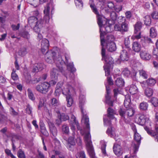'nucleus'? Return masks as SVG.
Here are the masks:
<instances>
[{"label":"nucleus","instance_id":"1","mask_svg":"<svg viewBox=\"0 0 158 158\" xmlns=\"http://www.w3.org/2000/svg\"><path fill=\"white\" fill-rule=\"evenodd\" d=\"M100 35L101 45L102 46L101 54L102 56H103L105 53V48L107 49L108 51L110 52L115 51L116 49V46L114 42V38L113 35H108L105 40L103 38V33L102 32V28H100Z\"/></svg>","mask_w":158,"mask_h":158},{"label":"nucleus","instance_id":"2","mask_svg":"<svg viewBox=\"0 0 158 158\" xmlns=\"http://www.w3.org/2000/svg\"><path fill=\"white\" fill-rule=\"evenodd\" d=\"M56 52L52 51H48L46 52L45 56V60L46 61L49 63H52L54 61L56 64L58 69L64 76L66 77V72L64 70L62 65L65 64L64 61L62 59L61 56L59 55L58 57L56 59L55 55Z\"/></svg>","mask_w":158,"mask_h":158},{"label":"nucleus","instance_id":"3","mask_svg":"<svg viewBox=\"0 0 158 158\" xmlns=\"http://www.w3.org/2000/svg\"><path fill=\"white\" fill-rule=\"evenodd\" d=\"M91 2H92V0H90L89 2L90 6L93 12L97 15L98 19V23L100 27V29L101 27L102 28V32L103 33V38H104V35L106 34V33L104 31L103 29L104 30H106L107 32H110L111 31L110 27V26L105 27V24H106L107 21L103 16L99 14L94 4L91 3ZM100 32L101 34L100 31Z\"/></svg>","mask_w":158,"mask_h":158},{"label":"nucleus","instance_id":"4","mask_svg":"<svg viewBox=\"0 0 158 158\" xmlns=\"http://www.w3.org/2000/svg\"><path fill=\"white\" fill-rule=\"evenodd\" d=\"M118 23H116L114 26V30L121 32L122 34L128 31L129 26L127 22L126 21L125 17L121 16L118 18L117 19Z\"/></svg>","mask_w":158,"mask_h":158},{"label":"nucleus","instance_id":"5","mask_svg":"<svg viewBox=\"0 0 158 158\" xmlns=\"http://www.w3.org/2000/svg\"><path fill=\"white\" fill-rule=\"evenodd\" d=\"M28 23L31 27H33L34 31L39 33L43 27L44 20L40 19L39 20L34 16L30 17L28 20Z\"/></svg>","mask_w":158,"mask_h":158},{"label":"nucleus","instance_id":"6","mask_svg":"<svg viewBox=\"0 0 158 158\" xmlns=\"http://www.w3.org/2000/svg\"><path fill=\"white\" fill-rule=\"evenodd\" d=\"M79 107L81 108V112L82 115V121H83L86 125V127L89 130L90 127L89 122V118L85 114V111H84L83 106L85 101V97L83 95H81L79 97Z\"/></svg>","mask_w":158,"mask_h":158},{"label":"nucleus","instance_id":"7","mask_svg":"<svg viewBox=\"0 0 158 158\" xmlns=\"http://www.w3.org/2000/svg\"><path fill=\"white\" fill-rule=\"evenodd\" d=\"M116 111L111 108H109L107 110V115L103 116V122L104 125L111 126V120H114L115 121L117 120L114 115L116 114Z\"/></svg>","mask_w":158,"mask_h":158},{"label":"nucleus","instance_id":"8","mask_svg":"<svg viewBox=\"0 0 158 158\" xmlns=\"http://www.w3.org/2000/svg\"><path fill=\"white\" fill-rule=\"evenodd\" d=\"M84 139L87 149L90 157L91 158H95V154L91 140V136L89 132L85 134Z\"/></svg>","mask_w":158,"mask_h":158},{"label":"nucleus","instance_id":"9","mask_svg":"<svg viewBox=\"0 0 158 158\" xmlns=\"http://www.w3.org/2000/svg\"><path fill=\"white\" fill-rule=\"evenodd\" d=\"M102 56V60H104L105 64L103 66L105 71V75L108 76L110 74L109 69L110 66L113 63V60L112 58L109 55H105V53L104 56Z\"/></svg>","mask_w":158,"mask_h":158},{"label":"nucleus","instance_id":"10","mask_svg":"<svg viewBox=\"0 0 158 158\" xmlns=\"http://www.w3.org/2000/svg\"><path fill=\"white\" fill-rule=\"evenodd\" d=\"M119 114L122 118L126 119L129 117L132 116L135 113L134 109L130 107L125 109L121 108L119 110Z\"/></svg>","mask_w":158,"mask_h":158},{"label":"nucleus","instance_id":"11","mask_svg":"<svg viewBox=\"0 0 158 158\" xmlns=\"http://www.w3.org/2000/svg\"><path fill=\"white\" fill-rule=\"evenodd\" d=\"M134 138L135 141L132 142L131 148L133 150L134 153L135 154L138 151L141 137L139 134L137 132L134 134Z\"/></svg>","mask_w":158,"mask_h":158},{"label":"nucleus","instance_id":"12","mask_svg":"<svg viewBox=\"0 0 158 158\" xmlns=\"http://www.w3.org/2000/svg\"><path fill=\"white\" fill-rule=\"evenodd\" d=\"M50 87L49 83L44 82L43 83L37 85L35 89L38 92L43 94H45L47 92Z\"/></svg>","mask_w":158,"mask_h":158},{"label":"nucleus","instance_id":"13","mask_svg":"<svg viewBox=\"0 0 158 158\" xmlns=\"http://www.w3.org/2000/svg\"><path fill=\"white\" fill-rule=\"evenodd\" d=\"M59 71V70L55 68H53L51 71L50 73L51 80L50 81V83H49L50 86L54 85L56 84Z\"/></svg>","mask_w":158,"mask_h":158},{"label":"nucleus","instance_id":"14","mask_svg":"<svg viewBox=\"0 0 158 158\" xmlns=\"http://www.w3.org/2000/svg\"><path fill=\"white\" fill-rule=\"evenodd\" d=\"M129 57V55L127 51L126 50H123L120 53V59H118L116 61L118 64H120L121 61H127L128 60Z\"/></svg>","mask_w":158,"mask_h":158},{"label":"nucleus","instance_id":"15","mask_svg":"<svg viewBox=\"0 0 158 158\" xmlns=\"http://www.w3.org/2000/svg\"><path fill=\"white\" fill-rule=\"evenodd\" d=\"M145 130L147 133L152 137H154L156 141L158 142V123H156L155 126V133L154 131L150 130L147 127H144Z\"/></svg>","mask_w":158,"mask_h":158},{"label":"nucleus","instance_id":"16","mask_svg":"<svg viewBox=\"0 0 158 158\" xmlns=\"http://www.w3.org/2000/svg\"><path fill=\"white\" fill-rule=\"evenodd\" d=\"M149 118L143 114H139V117L137 121V123L138 124L141 125H147V123H149Z\"/></svg>","mask_w":158,"mask_h":158},{"label":"nucleus","instance_id":"17","mask_svg":"<svg viewBox=\"0 0 158 158\" xmlns=\"http://www.w3.org/2000/svg\"><path fill=\"white\" fill-rule=\"evenodd\" d=\"M73 91V87L69 84L64 85L62 89L63 94L66 96L71 95Z\"/></svg>","mask_w":158,"mask_h":158},{"label":"nucleus","instance_id":"18","mask_svg":"<svg viewBox=\"0 0 158 158\" xmlns=\"http://www.w3.org/2000/svg\"><path fill=\"white\" fill-rule=\"evenodd\" d=\"M113 151L114 154L117 156H121L123 153V149L120 145L115 143L113 147Z\"/></svg>","mask_w":158,"mask_h":158},{"label":"nucleus","instance_id":"19","mask_svg":"<svg viewBox=\"0 0 158 158\" xmlns=\"http://www.w3.org/2000/svg\"><path fill=\"white\" fill-rule=\"evenodd\" d=\"M49 44V41L46 39L44 38L42 40L41 44V50L43 53H44L46 51H48Z\"/></svg>","mask_w":158,"mask_h":158},{"label":"nucleus","instance_id":"20","mask_svg":"<svg viewBox=\"0 0 158 158\" xmlns=\"http://www.w3.org/2000/svg\"><path fill=\"white\" fill-rule=\"evenodd\" d=\"M50 5L49 4H48L45 7L44 10V19L46 23H48L49 21Z\"/></svg>","mask_w":158,"mask_h":158},{"label":"nucleus","instance_id":"21","mask_svg":"<svg viewBox=\"0 0 158 158\" xmlns=\"http://www.w3.org/2000/svg\"><path fill=\"white\" fill-rule=\"evenodd\" d=\"M106 133L109 136L114 138L116 141H119V139H117V136L114 128L112 127H111L110 128H109L106 131Z\"/></svg>","mask_w":158,"mask_h":158},{"label":"nucleus","instance_id":"22","mask_svg":"<svg viewBox=\"0 0 158 158\" xmlns=\"http://www.w3.org/2000/svg\"><path fill=\"white\" fill-rule=\"evenodd\" d=\"M48 124L51 134L53 136H56L57 135V130L54 124L50 121L48 122Z\"/></svg>","mask_w":158,"mask_h":158},{"label":"nucleus","instance_id":"23","mask_svg":"<svg viewBox=\"0 0 158 158\" xmlns=\"http://www.w3.org/2000/svg\"><path fill=\"white\" fill-rule=\"evenodd\" d=\"M140 56L143 60H149L151 58V55L146 51H142L140 52Z\"/></svg>","mask_w":158,"mask_h":158},{"label":"nucleus","instance_id":"24","mask_svg":"<svg viewBox=\"0 0 158 158\" xmlns=\"http://www.w3.org/2000/svg\"><path fill=\"white\" fill-rule=\"evenodd\" d=\"M71 121L73 123L71 125V129L72 130H73L75 129V126L77 127V129L78 130H79L80 129V127L78 123L76 120L75 117L73 115H72L71 116Z\"/></svg>","mask_w":158,"mask_h":158},{"label":"nucleus","instance_id":"25","mask_svg":"<svg viewBox=\"0 0 158 158\" xmlns=\"http://www.w3.org/2000/svg\"><path fill=\"white\" fill-rule=\"evenodd\" d=\"M43 64L42 63H36L34 65L32 72H33L37 73L42 70L43 69Z\"/></svg>","mask_w":158,"mask_h":158},{"label":"nucleus","instance_id":"26","mask_svg":"<svg viewBox=\"0 0 158 158\" xmlns=\"http://www.w3.org/2000/svg\"><path fill=\"white\" fill-rule=\"evenodd\" d=\"M106 102L108 103L109 105L112 106L113 103L111 101H110V97L109 94L110 93V90L109 87L107 85H106Z\"/></svg>","mask_w":158,"mask_h":158},{"label":"nucleus","instance_id":"27","mask_svg":"<svg viewBox=\"0 0 158 158\" xmlns=\"http://www.w3.org/2000/svg\"><path fill=\"white\" fill-rule=\"evenodd\" d=\"M131 100L130 96L128 94H127L125 96V99L124 101V106L126 108H127L130 106Z\"/></svg>","mask_w":158,"mask_h":158},{"label":"nucleus","instance_id":"28","mask_svg":"<svg viewBox=\"0 0 158 158\" xmlns=\"http://www.w3.org/2000/svg\"><path fill=\"white\" fill-rule=\"evenodd\" d=\"M73 66L74 65L73 63H70L68 64L67 65V69L71 71V73L70 75H72L73 79L74 77V75L73 73L76 71V69L74 68Z\"/></svg>","mask_w":158,"mask_h":158},{"label":"nucleus","instance_id":"29","mask_svg":"<svg viewBox=\"0 0 158 158\" xmlns=\"http://www.w3.org/2000/svg\"><path fill=\"white\" fill-rule=\"evenodd\" d=\"M141 46L137 42H134L133 43L132 49L136 52H139L141 50Z\"/></svg>","mask_w":158,"mask_h":158},{"label":"nucleus","instance_id":"30","mask_svg":"<svg viewBox=\"0 0 158 158\" xmlns=\"http://www.w3.org/2000/svg\"><path fill=\"white\" fill-rule=\"evenodd\" d=\"M148 104L147 102H143L140 103L139 105V108L141 110L145 111L148 110Z\"/></svg>","mask_w":158,"mask_h":158},{"label":"nucleus","instance_id":"31","mask_svg":"<svg viewBox=\"0 0 158 158\" xmlns=\"http://www.w3.org/2000/svg\"><path fill=\"white\" fill-rule=\"evenodd\" d=\"M141 44L143 46H145L146 44L152 43L151 39L148 37H143L140 41Z\"/></svg>","mask_w":158,"mask_h":158},{"label":"nucleus","instance_id":"32","mask_svg":"<svg viewBox=\"0 0 158 158\" xmlns=\"http://www.w3.org/2000/svg\"><path fill=\"white\" fill-rule=\"evenodd\" d=\"M75 144V141L74 137H70L68 139L67 147L70 150V145L73 146Z\"/></svg>","mask_w":158,"mask_h":158},{"label":"nucleus","instance_id":"33","mask_svg":"<svg viewBox=\"0 0 158 158\" xmlns=\"http://www.w3.org/2000/svg\"><path fill=\"white\" fill-rule=\"evenodd\" d=\"M129 91L131 94H134L137 93L138 89L135 85H131L130 86Z\"/></svg>","mask_w":158,"mask_h":158},{"label":"nucleus","instance_id":"34","mask_svg":"<svg viewBox=\"0 0 158 158\" xmlns=\"http://www.w3.org/2000/svg\"><path fill=\"white\" fill-rule=\"evenodd\" d=\"M144 24L146 26H149L151 23V19L149 15L145 16L143 18Z\"/></svg>","mask_w":158,"mask_h":158},{"label":"nucleus","instance_id":"35","mask_svg":"<svg viewBox=\"0 0 158 158\" xmlns=\"http://www.w3.org/2000/svg\"><path fill=\"white\" fill-rule=\"evenodd\" d=\"M115 84L118 87H122L124 85V81L122 78H118L115 81Z\"/></svg>","mask_w":158,"mask_h":158},{"label":"nucleus","instance_id":"36","mask_svg":"<svg viewBox=\"0 0 158 158\" xmlns=\"http://www.w3.org/2000/svg\"><path fill=\"white\" fill-rule=\"evenodd\" d=\"M27 53V49L25 47L21 48L18 51V54L21 56H25Z\"/></svg>","mask_w":158,"mask_h":158},{"label":"nucleus","instance_id":"37","mask_svg":"<svg viewBox=\"0 0 158 158\" xmlns=\"http://www.w3.org/2000/svg\"><path fill=\"white\" fill-rule=\"evenodd\" d=\"M58 117H60L62 121H65L69 119V116L64 113L60 114L59 112H58Z\"/></svg>","mask_w":158,"mask_h":158},{"label":"nucleus","instance_id":"38","mask_svg":"<svg viewBox=\"0 0 158 158\" xmlns=\"http://www.w3.org/2000/svg\"><path fill=\"white\" fill-rule=\"evenodd\" d=\"M27 93L28 96L30 99L32 101L35 100V98L34 94L32 92V90L31 89H28L27 90Z\"/></svg>","mask_w":158,"mask_h":158},{"label":"nucleus","instance_id":"39","mask_svg":"<svg viewBox=\"0 0 158 158\" xmlns=\"http://www.w3.org/2000/svg\"><path fill=\"white\" fill-rule=\"evenodd\" d=\"M66 100L67 101V105L68 107H70L73 104V100L71 96V95L66 96Z\"/></svg>","mask_w":158,"mask_h":158},{"label":"nucleus","instance_id":"40","mask_svg":"<svg viewBox=\"0 0 158 158\" xmlns=\"http://www.w3.org/2000/svg\"><path fill=\"white\" fill-rule=\"evenodd\" d=\"M148 85L152 86L155 85L156 82V80L153 78H149L146 80Z\"/></svg>","mask_w":158,"mask_h":158},{"label":"nucleus","instance_id":"41","mask_svg":"<svg viewBox=\"0 0 158 158\" xmlns=\"http://www.w3.org/2000/svg\"><path fill=\"white\" fill-rule=\"evenodd\" d=\"M150 36L152 38H155L157 36L156 30L154 27H152L150 28Z\"/></svg>","mask_w":158,"mask_h":158},{"label":"nucleus","instance_id":"42","mask_svg":"<svg viewBox=\"0 0 158 158\" xmlns=\"http://www.w3.org/2000/svg\"><path fill=\"white\" fill-rule=\"evenodd\" d=\"M145 95L148 97L151 96L153 94V90L150 88H147L145 90Z\"/></svg>","mask_w":158,"mask_h":158},{"label":"nucleus","instance_id":"43","mask_svg":"<svg viewBox=\"0 0 158 158\" xmlns=\"http://www.w3.org/2000/svg\"><path fill=\"white\" fill-rule=\"evenodd\" d=\"M61 86V84L60 83H58L57 84V85H56V90L55 91V95L56 96H59L60 93Z\"/></svg>","mask_w":158,"mask_h":158},{"label":"nucleus","instance_id":"44","mask_svg":"<svg viewBox=\"0 0 158 158\" xmlns=\"http://www.w3.org/2000/svg\"><path fill=\"white\" fill-rule=\"evenodd\" d=\"M142 23L141 22H138L135 24V33L139 31L142 27Z\"/></svg>","mask_w":158,"mask_h":158},{"label":"nucleus","instance_id":"45","mask_svg":"<svg viewBox=\"0 0 158 158\" xmlns=\"http://www.w3.org/2000/svg\"><path fill=\"white\" fill-rule=\"evenodd\" d=\"M62 130L64 134H68L69 133V127L66 124H64L62 126Z\"/></svg>","mask_w":158,"mask_h":158},{"label":"nucleus","instance_id":"46","mask_svg":"<svg viewBox=\"0 0 158 158\" xmlns=\"http://www.w3.org/2000/svg\"><path fill=\"white\" fill-rule=\"evenodd\" d=\"M75 3L77 8L81 9L82 8L83 3L81 0H75Z\"/></svg>","mask_w":158,"mask_h":158},{"label":"nucleus","instance_id":"47","mask_svg":"<svg viewBox=\"0 0 158 158\" xmlns=\"http://www.w3.org/2000/svg\"><path fill=\"white\" fill-rule=\"evenodd\" d=\"M136 33H135V34L133 35L131 37V38L133 40H135V39L138 40L140 39H141V38L142 37H141V32L140 31H139L138 32V34H136Z\"/></svg>","mask_w":158,"mask_h":158},{"label":"nucleus","instance_id":"48","mask_svg":"<svg viewBox=\"0 0 158 158\" xmlns=\"http://www.w3.org/2000/svg\"><path fill=\"white\" fill-rule=\"evenodd\" d=\"M45 100V98H42L40 100L39 105L38 106V108L39 109L44 106Z\"/></svg>","mask_w":158,"mask_h":158},{"label":"nucleus","instance_id":"49","mask_svg":"<svg viewBox=\"0 0 158 158\" xmlns=\"http://www.w3.org/2000/svg\"><path fill=\"white\" fill-rule=\"evenodd\" d=\"M76 156L77 158H86L85 152L83 151L78 152Z\"/></svg>","mask_w":158,"mask_h":158},{"label":"nucleus","instance_id":"50","mask_svg":"<svg viewBox=\"0 0 158 158\" xmlns=\"http://www.w3.org/2000/svg\"><path fill=\"white\" fill-rule=\"evenodd\" d=\"M123 74L126 76L128 77L130 74V71L127 68L124 69L122 72Z\"/></svg>","mask_w":158,"mask_h":158},{"label":"nucleus","instance_id":"51","mask_svg":"<svg viewBox=\"0 0 158 158\" xmlns=\"http://www.w3.org/2000/svg\"><path fill=\"white\" fill-rule=\"evenodd\" d=\"M151 102L155 107L158 106V99L155 98H153L151 99Z\"/></svg>","mask_w":158,"mask_h":158},{"label":"nucleus","instance_id":"52","mask_svg":"<svg viewBox=\"0 0 158 158\" xmlns=\"http://www.w3.org/2000/svg\"><path fill=\"white\" fill-rule=\"evenodd\" d=\"M51 104L54 106H57L59 105V101L55 98L51 99Z\"/></svg>","mask_w":158,"mask_h":158},{"label":"nucleus","instance_id":"53","mask_svg":"<svg viewBox=\"0 0 158 158\" xmlns=\"http://www.w3.org/2000/svg\"><path fill=\"white\" fill-rule=\"evenodd\" d=\"M139 73L140 76H142L143 78L146 79L148 77V74L146 72L142 70L139 71Z\"/></svg>","mask_w":158,"mask_h":158},{"label":"nucleus","instance_id":"54","mask_svg":"<svg viewBox=\"0 0 158 158\" xmlns=\"http://www.w3.org/2000/svg\"><path fill=\"white\" fill-rule=\"evenodd\" d=\"M110 16L112 20L113 21L117 20V15L116 13L114 11L112 12L110 14Z\"/></svg>","mask_w":158,"mask_h":158},{"label":"nucleus","instance_id":"55","mask_svg":"<svg viewBox=\"0 0 158 158\" xmlns=\"http://www.w3.org/2000/svg\"><path fill=\"white\" fill-rule=\"evenodd\" d=\"M106 144L105 143H104L103 144L101 147L102 152L104 156H106L107 155V154L106 150Z\"/></svg>","mask_w":158,"mask_h":158},{"label":"nucleus","instance_id":"56","mask_svg":"<svg viewBox=\"0 0 158 158\" xmlns=\"http://www.w3.org/2000/svg\"><path fill=\"white\" fill-rule=\"evenodd\" d=\"M5 151L6 154L8 156H10L11 158H16L11 153L10 150L8 149H6L5 150Z\"/></svg>","mask_w":158,"mask_h":158},{"label":"nucleus","instance_id":"57","mask_svg":"<svg viewBox=\"0 0 158 158\" xmlns=\"http://www.w3.org/2000/svg\"><path fill=\"white\" fill-rule=\"evenodd\" d=\"M18 155L19 158H26L23 152L21 150H20L19 151Z\"/></svg>","mask_w":158,"mask_h":158},{"label":"nucleus","instance_id":"58","mask_svg":"<svg viewBox=\"0 0 158 158\" xmlns=\"http://www.w3.org/2000/svg\"><path fill=\"white\" fill-rule=\"evenodd\" d=\"M151 15L153 19H158V12L154 11L151 14Z\"/></svg>","mask_w":158,"mask_h":158},{"label":"nucleus","instance_id":"59","mask_svg":"<svg viewBox=\"0 0 158 158\" xmlns=\"http://www.w3.org/2000/svg\"><path fill=\"white\" fill-rule=\"evenodd\" d=\"M22 35L23 37L28 39H29L30 37V35L27 31L23 32Z\"/></svg>","mask_w":158,"mask_h":158},{"label":"nucleus","instance_id":"60","mask_svg":"<svg viewBox=\"0 0 158 158\" xmlns=\"http://www.w3.org/2000/svg\"><path fill=\"white\" fill-rule=\"evenodd\" d=\"M11 77L14 80H16L18 79V76L13 70L11 73Z\"/></svg>","mask_w":158,"mask_h":158},{"label":"nucleus","instance_id":"61","mask_svg":"<svg viewBox=\"0 0 158 158\" xmlns=\"http://www.w3.org/2000/svg\"><path fill=\"white\" fill-rule=\"evenodd\" d=\"M32 110V107L30 105H28L26 109L27 113L28 114H31Z\"/></svg>","mask_w":158,"mask_h":158},{"label":"nucleus","instance_id":"62","mask_svg":"<svg viewBox=\"0 0 158 158\" xmlns=\"http://www.w3.org/2000/svg\"><path fill=\"white\" fill-rule=\"evenodd\" d=\"M41 133L44 135L48 136V133L46 128L42 129H40Z\"/></svg>","mask_w":158,"mask_h":158},{"label":"nucleus","instance_id":"63","mask_svg":"<svg viewBox=\"0 0 158 158\" xmlns=\"http://www.w3.org/2000/svg\"><path fill=\"white\" fill-rule=\"evenodd\" d=\"M124 44L128 48L129 47V45L130 44V40L127 37L125 39Z\"/></svg>","mask_w":158,"mask_h":158},{"label":"nucleus","instance_id":"64","mask_svg":"<svg viewBox=\"0 0 158 158\" xmlns=\"http://www.w3.org/2000/svg\"><path fill=\"white\" fill-rule=\"evenodd\" d=\"M143 8L146 9H149L150 7V4L149 2H145L143 6Z\"/></svg>","mask_w":158,"mask_h":158}]
</instances>
